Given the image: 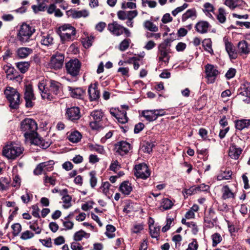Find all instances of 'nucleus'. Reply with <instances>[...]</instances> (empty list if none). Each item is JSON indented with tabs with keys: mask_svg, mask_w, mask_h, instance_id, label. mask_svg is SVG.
Instances as JSON below:
<instances>
[{
	"mask_svg": "<svg viewBox=\"0 0 250 250\" xmlns=\"http://www.w3.org/2000/svg\"><path fill=\"white\" fill-rule=\"evenodd\" d=\"M21 130L23 132L26 139L31 140L38 135L37 132L38 125L36 121L31 118H26L21 122Z\"/></svg>",
	"mask_w": 250,
	"mask_h": 250,
	"instance_id": "f257e3e1",
	"label": "nucleus"
},
{
	"mask_svg": "<svg viewBox=\"0 0 250 250\" xmlns=\"http://www.w3.org/2000/svg\"><path fill=\"white\" fill-rule=\"evenodd\" d=\"M62 85L61 83L54 80H50L48 90L42 95V99L52 101L56 96H60L62 92Z\"/></svg>",
	"mask_w": 250,
	"mask_h": 250,
	"instance_id": "f03ea898",
	"label": "nucleus"
},
{
	"mask_svg": "<svg viewBox=\"0 0 250 250\" xmlns=\"http://www.w3.org/2000/svg\"><path fill=\"white\" fill-rule=\"evenodd\" d=\"M4 94L9 103V107L13 109H17L21 103L20 94L16 89L8 87L4 91Z\"/></svg>",
	"mask_w": 250,
	"mask_h": 250,
	"instance_id": "7ed1b4c3",
	"label": "nucleus"
},
{
	"mask_svg": "<svg viewBox=\"0 0 250 250\" xmlns=\"http://www.w3.org/2000/svg\"><path fill=\"white\" fill-rule=\"evenodd\" d=\"M57 32L61 38L62 42L64 43L66 41L73 40L72 37L75 36L76 30L70 24H64L58 28Z\"/></svg>",
	"mask_w": 250,
	"mask_h": 250,
	"instance_id": "20e7f679",
	"label": "nucleus"
},
{
	"mask_svg": "<svg viewBox=\"0 0 250 250\" xmlns=\"http://www.w3.org/2000/svg\"><path fill=\"white\" fill-rule=\"evenodd\" d=\"M23 150L17 144L10 143L3 147L2 154L8 159H15L22 154Z\"/></svg>",
	"mask_w": 250,
	"mask_h": 250,
	"instance_id": "39448f33",
	"label": "nucleus"
},
{
	"mask_svg": "<svg viewBox=\"0 0 250 250\" xmlns=\"http://www.w3.org/2000/svg\"><path fill=\"white\" fill-rule=\"evenodd\" d=\"M35 29L29 25L23 23L20 27L18 33L19 40L22 43L29 42L30 38L35 32Z\"/></svg>",
	"mask_w": 250,
	"mask_h": 250,
	"instance_id": "423d86ee",
	"label": "nucleus"
},
{
	"mask_svg": "<svg viewBox=\"0 0 250 250\" xmlns=\"http://www.w3.org/2000/svg\"><path fill=\"white\" fill-rule=\"evenodd\" d=\"M81 62L77 59H71L65 63L67 73L73 77L77 76L80 73Z\"/></svg>",
	"mask_w": 250,
	"mask_h": 250,
	"instance_id": "0eeeda50",
	"label": "nucleus"
},
{
	"mask_svg": "<svg viewBox=\"0 0 250 250\" xmlns=\"http://www.w3.org/2000/svg\"><path fill=\"white\" fill-rule=\"evenodd\" d=\"M134 175L138 178L146 179L150 175V171L145 163L136 165L134 167Z\"/></svg>",
	"mask_w": 250,
	"mask_h": 250,
	"instance_id": "6e6552de",
	"label": "nucleus"
},
{
	"mask_svg": "<svg viewBox=\"0 0 250 250\" xmlns=\"http://www.w3.org/2000/svg\"><path fill=\"white\" fill-rule=\"evenodd\" d=\"M65 116L67 120L73 123L77 122L82 116L80 109L78 106H72L66 108Z\"/></svg>",
	"mask_w": 250,
	"mask_h": 250,
	"instance_id": "1a4fd4ad",
	"label": "nucleus"
},
{
	"mask_svg": "<svg viewBox=\"0 0 250 250\" xmlns=\"http://www.w3.org/2000/svg\"><path fill=\"white\" fill-rule=\"evenodd\" d=\"M90 116L93 118V121L89 123V126L93 130H97L100 127V122L103 117V113L101 110H95L90 113Z\"/></svg>",
	"mask_w": 250,
	"mask_h": 250,
	"instance_id": "9d476101",
	"label": "nucleus"
},
{
	"mask_svg": "<svg viewBox=\"0 0 250 250\" xmlns=\"http://www.w3.org/2000/svg\"><path fill=\"white\" fill-rule=\"evenodd\" d=\"M206 78L207 79L208 83H213L215 82L216 77L219 74L218 70L215 66L211 64H207L205 66Z\"/></svg>",
	"mask_w": 250,
	"mask_h": 250,
	"instance_id": "9b49d317",
	"label": "nucleus"
},
{
	"mask_svg": "<svg viewBox=\"0 0 250 250\" xmlns=\"http://www.w3.org/2000/svg\"><path fill=\"white\" fill-rule=\"evenodd\" d=\"M64 55L61 53L53 55L51 58L49 65L51 68L55 70L60 69L63 65L64 62Z\"/></svg>",
	"mask_w": 250,
	"mask_h": 250,
	"instance_id": "f8f14e48",
	"label": "nucleus"
},
{
	"mask_svg": "<svg viewBox=\"0 0 250 250\" xmlns=\"http://www.w3.org/2000/svg\"><path fill=\"white\" fill-rule=\"evenodd\" d=\"M67 89L70 96L75 99L83 100L86 95V88L84 87H75L68 86Z\"/></svg>",
	"mask_w": 250,
	"mask_h": 250,
	"instance_id": "ddd939ff",
	"label": "nucleus"
},
{
	"mask_svg": "<svg viewBox=\"0 0 250 250\" xmlns=\"http://www.w3.org/2000/svg\"><path fill=\"white\" fill-rule=\"evenodd\" d=\"M215 215V212L211 208L209 209L208 213L205 214L204 220L207 228H212L214 227V222H215L216 219V217H214Z\"/></svg>",
	"mask_w": 250,
	"mask_h": 250,
	"instance_id": "4468645a",
	"label": "nucleus"
},
{
	"mask_svg": "<svg viewBox=\"0 0 250 250\" xmlns=\"http://www.w3.org/2000/svg\"><path fill=\"white\" fill-rule=\"evenodd\" d=\"M117 152L122 156L127 154L130 149V144L126 141H120L115 145Z\"/></svg>",
	"mask_w": 250,
	"mask_h": 250,
	"instance_id": "2eb2a0df",
	"label": "nucleus"
},
{
	"mask_svg": "<svg viewBox=\"0 0 250 250\" xmlns=\"http://www.w3.org/2000/svg\"><path fill=\"white\" fill-rule=\"evenodd\" d=\"M238 94L247 97L244 101H247V103H250V83L245 82L238 90Z\"/></svg>",
	"mask_w": 250,
	"mask_h": 250,
	"instance_id": "dca6fc26",
	"label": "nucleus"
},
{
	"mask_svg": "<svg viewBox=\"0 0 250 250\" xmlns=\"http://www.w3.org/2000/svg\"><path fill=\"white\" fill-rule=\"evenodd\" d=\"M225 44V49L229 54V58L231 59H236L237 58V52L235 49V47L228 40V38L226 37L224 38Z\"/></svg>",
	"mask_w": 250,
	"mask_h": 250,
	"instance_id": "f3484780",
	"label": "nucleus"
},
{
	"mask_svg": "<svg viewBox=\"0 0 250 250\" xmlns=\"http://www.w3.org/2000/svg\"><path fill=\"white\" fill-rule=\"evenodd\" d=\"M88 93L90 101H97L100 97V92L98 89V86L96 83L94 84L93 87L92 84L89 86Z\"/></svg>",
	"mask_w": 250,
	"mask_h": 250,
	"instance_id": "a211bd4d",
	"label": "nucleus"
},
{
	"mask_svg": "<svg viewBox=\"0 0 250 250\" xmlns=\"http://www.w3.org/2000/svg\"><path fill=\"white\" fill-rule=\"evenodd\" d=\"M124 26L118 24L116 21H113L108 25V30L113 35L119 36L123 34Z\"/></svg>",
	"mask_w": 250,
	"mask_h": 250,
	"instance_id": "6ab92c4d",
	"label": "nucleus"
},
{
	"mask_svg": "<svg viewBox=\"0 0 250 250\" xmlns=\"http://www.w3.org/2000/svg\"><path fill=\"white\" fill-rule=\"evenodd\" d=\"M30 140L31 141L32 144L40 146L42 149H46L51 145L50 141H46L42 138L39 137V135L34 136L33 138H31Z\"/></svg>",
	"mask_w": 250,
	"mask_h": 250,
	"instance_id": "aec40b11",
	"label": "nucleus"
},
{
	"mask_svg": "<svg viewBox=\"0 0 250 250\" xmlns=\"http://www.w3.org/2000/svg\"><path fill=\"white\" fill-rule=\"evenodd\" d=\"M209 188V186L202 184L197 186H192L186 191L187 194L192 195L198 191H207Z\"/></svg>",
	"mask_w": 250,
	"mask_h": 250,
	"instance_id": "412c9836",
	"label": "nucleus"
},
{
	"mask_svg": "<svg viewBox=\"0 0 250 250\" xmlns=\"http://www.w3.org/2000/svg\"><path fill=\"white\" fill-rule=\"evenodd\" d=\"M237 46L238 52L241 55H248L250 53V44L247 41L245 40L240 41Z\"/></svg>",
	"mask_w": 250,
	"mask_h": 250,
	"instance_id": "4be33fe9",
	"label": "nucleus"
},
{
	"mask_svg": "<svg viewBox=\"0 0 250 250\" xmlns=\"http://www.w3.org/2000/svg\"><path fill=\"white\" fill-rule=\"evenodd\" d=\"M210 27L211 25L208 22L200 21L196 24L195 29L198 33L205 34L208 32V28Z\"/></svg>",
	"mask_w": 250,
	"mask_h": 250,
	"instance_id": "5701e85b",
	"label": "nucleus"
},
{
	"mask_svg": "<svg viewBox=\"0 0 250 250\" xmlns=\"http://www.w3.org/2000/svg\"><path fill=\"white\" fill-rule=\"evenodd\" d=\"M242 152V148L237 147L236 146L234 143L231 144L229 152V155L231 158L234 160L238 159Z\"/></svg>",
	"mask_w": 250,
	"mask_h": 250,
	"instance_id": "b1692460",
	"label": "nucleus"
},
{
	"mask_svg": "<svg viewBox=\"0 0 250 250\" xmlns=\"http://www.w3.org/2000/svg\"><path fill=\"white\" fill-rule=\"evenodd\" d=\"M119 190L125 195H128L132 190L131 183L128 181L123 182L120 184Z\"/></svg>",
	"mask_w": 250,
	"mask_h": 250,
	"instance_id": "393cba45",
	"label": "nucleus"
},
{
	"mask_svg": "<svg viewBox=\"0 0 250 250\" xmlns=\"http://www.w3.org/2000/svg\"><path fill=\"white\" fill-rule=\"evenodd\" d=\"M4 69L8 76L10 75L13 76V77H10V79H16L18 80V79L20 78V75H19L18 72L14 67L11 66V64L4 66Z\"/></svg>",
	"mask_w": 250,
	"mask_h": 250,
	"instance_id": "a878e982",
	"label": "nucleus"
},
{
	"mask_svg": "<svg viewBox=\"0 0 250 250\" xmlns=\"http://www.w3.org/2000/svg\"><path fill=\"white\" fill-rule=\"evenodd\" d=\"M32 52L33 50L28 47H20L17 51V55L21 59L26 58Z\"/></svg>",
	"mask_w": 250,
	"mask_h": 250,
	"instance_id": "bb28decb",
	"label": "nucleus"
},
{
	"mask_svg": "<svg viewBox=\"0 0 250 250\" xmlns=\"http://www.w3.org/2000/svg\"><path fill=\"white\" fill-rule=\"evenodd\" d=\"M250 125V120L241 119L235 122V126L237 129L241 130L245 128H248Z\"/></svg>",
	"mask_w": 250,
	"mask_h": 250,
	"instance_id": "cd10ccee",
	"label": "nucleus"
},
{
	"mask_svg": "<svg viewBox=\"0 0 250 250\" xmlns=\"http://www.w3.org/2000/svg\"><path fill=\"white\" fill-rule=\"evenodd\" d=\"M36 98L34 93L32 84L31 83H26L24 88V98Z\"/></svg>",
	"mask_w": 250,
	"mask_h": 250,
	"instance_id": "c85d7f7f",
	"label": "nucleus"
},
{
	"mask_svg": "<svg viewBox=\"0 0 250 250\" xmlns=\"http://www.w3.org/2000/svg\"><path fill=\"white\" fill-rule=\"evenodd\" d=\"M82 137V134L77 130L71 132L68 136V140L73 143H77L80 141Z\"/></svg>",
	"mask_w": 250,
	"mask_h": 250,
	"instance_id": "c756f323",
	"label": "nucleus"
},
{
	"mask_svg": "<svg viewBox=\"0 0 250 250\" xmlns=\"http://www.w3.org/2000/svg\"><path fill=\"white\" fill-rule=\"evenodd\" d=\"M223 193L222 198L224 200L232 198L234 199L235 197V194L233 193L230 189L228 185H226L223 187Z\"/></svg>",
	"mask_w": 250,
	"mask_h": 250,
	"instance_id": "7c9ffc66",
	"label": "nucleus"
},
{
	"mask_svg": "<svg viewBox=\"0 0 250 250\" xmlns=\"http://www.w3.org/2000/svg\"><path fill=\"white\" fill-rule=\"evenodd\" d=\"M216 19L221 23H224L226 21V12L224 8L220 7L218 9V12L216 14Z\"/></svg>",
	"mask_w": 250,
	"mask_h": 250,
	"instance_id": "2f4dec72",
	"label": "nucleus"
},
{
	"mask_svg": "<svg viewBox=\"0 0 250 250\" xmlns=\"http://www.w3.org/2000/svg\"><path fill=\"white\" fill-rule=\"evenodd\" d=\"M30 64L28 62H21L16 63V66L20 71V72L24 74L28 71L30 67Z\"/></svg>",
	"mask_w": 250,
	"mask_h": 250,
	"instance_id": "473e14b6",
	"label": "nucleus"
},
{
	"mask_svg": "<svg viewBox=\"0 0 250 250\" xmlns=\"http://www.w3.org/2000/svg\"><path fill=\"white\" fill-rule=\"evenodd\" d=\"M196 18L197 17L196 11L194 8L188 10L186 13L183 14L182 16V21H185L188 19L192 17Z\"/></svg>",
	"mask_w": 250,
	"mask_h": 250,
	"instance_id": "72a5a7b5",
	"label": "nucleus"
},
{
	"mask_svg": "<svg viewBox=\"0 0 250 250\" xmlns=\"http://www.w3.org/2000/svg\"><path fill=\"white\" fill-rule=\"evenodd\" d=\"M53 38L49 34L42 37L41 43L42 45L49 46L53 44Z\"/></svg>",
	"mask_w": 250,
	"mask_h": 250,
	"instance_id": "f704fd0d",
	"label": "nucleus"
},
{
	"mask_svg": "<svg viewBox=\"0 0 250 250\" xmlns=\"http://www.w3.org/2000/svg\"><path fill=\"white\" fill-rule=\"evenodd\" d=\"M174 203L171 200L167 198H163L162 200L161 205L160 208H163L164 210H168L172 208Z\"/></svg>",
	"mask_w": 250,
	"mask_h": 250,
	"instance_id": "c9c22d12",
	"label": "nucleus"
},
{
	"mask_svg": "<svg viewBox=\"0 0 250 250\" xmlns=\"http://www.w3.org/2000/svg\"><path fill=\"white\" fill-rule=\"evenodd\" d=\"M203 46L205 50L209 52L210 54H213V50L212 48V42L210 39H205L202 42Z\"/></svg>",
	"mask_w": 250,
	"mask_h": 250,
	"instance_id": "e433bc0d",
	"label": "nucleus"
},
{
	"mask_svg": "<svg viewBox=\"0 0 250 250\" xmlns=\"http://www.w3.org/2000/svg\"><path fill=\"white\" fill-rule=\"evenodd\" d=\"M106 231L105 234L108 238H112L115 236L114 232L116 230V228L114 226L112 225H107L106 226Z\"/></svg>",
	"mask_w": 250,
	"mask_h": 250,
	"instance_id": "4c0bfd02",
	"label": "nucleus"
},
{
	"mask_svg": "<svg viewBox=\"0 0 250 250\" xmlns=\"http://www.w3.org/2000/svg\"><path fill=\"white\" fill-rule=\"evenodd\" d=\"M144 27L151 32H156L158 30V27L152 22L149 21H146L144 23Z\"/></svg>",
	"mask_w": 250,
	"mask_h": 250,
	"instance_id": "58836bf2",
	"label": "nucleus"
},
{
	"mask_svg": "<svg viewBox=\"0 0 250 250\" xmlns=\"http://www.w3.org/2000/svg\"><path fill=\"white\" fill-rule=\"evenodd\" d=\"M232 172L231 170H225L217 176L218 180H229L231 179Z\"/></svg>",
	"mask_w": 250,
	"mask_h": 250,
	"instance_id": "ea45409f",
	"label": "nucleus"
},
{
	"mask_svg": "<svg viewBox=\"0 0 250 250\" xmlns=\"http://www.w3.org/2000/svg\"><path fill=\"white\" fill-rule=\"evenodd\" d=\"M149 229L150 230L151 236L152 238H155L158 240V238L159 237L160 227H154L153 229H152L151 228V224H149Z\"/></svg>",
	"mask_w": 250,
	"mask_h": 250,
	"instance_id": "a19ab883",
	"label": "nucleus"
},
{
	"mask_svg": "<svg viewBox=\"0 0 250 250\" xmlns=\"http://www.w3.org/2000/svg\"><path fill=\"white\" fill-rule=\"evenodd\" d=\"M155 146L154 142L146 141L145 142L143 147L144 148V151L145 152L150 154L152 152L153 148Z\"/></svg>",
	"mask_w": 250,
	"mask_h": 250,
	"instance_id": "79ce46f5",
	"label": "nucleus"
},
{
	"mask_svg": "<svg viewBox=\"0 0 250 250\" xmlns=\"http://www.w3.org/2000/svg\"><path fill=\"white\" fill-rule=\"evenodd\" d=\"M62 199L64 203V205H63L62 206L64 208H68L72 206L71 203L72 197L70 195H65V196H62Z\"/></svg>",
	"mask_w": 250,
	"mask_h": 250,
	"instance_id": "37998d69",
	"label": "nucleus"
},
{
	"mask_svg": "<svg viewBox=\"0 0 250 250\" xmlns=\"http://www.w3.org/2000/svg\"><path fill=\"white\" fill-rule=\"evenodd\" d=\"M43 164L44 171H51L54 168L55 163L53 160H49L42 163Z\"/></svg>",
	"mask_w": 250,
	"mask_h": 250,
	"instance_id": "c03bdc74",
	"label": "nucleus"
},
{
	"mask_svg": "<svg viewBox=\"0 0 250 250\" xmlns=\"http://www.w3.org/2000/svg\"><path fill=\"white\" fill-rule=\"evenodd\" d=\"M11 228L13 229L12 234L14 237L19 234L22 229L21 225L18 223L13 224L11 226Z\"/></svg>",
	"mask_w": 250,
	"mask_h": 250,
	"instance_id": "a18cd8bd",
	"label": "nucleus"
},
{
	"mask_svg": "<svg viewBox=\"0 0 250 250\" xmlns=\"http://www.w3.org/2000/svg\"><path fill=\"white\" fill-rule=\"evenodd\" d=\"M96 172L95 170H92L89 172L90 184L91 188H94L96 186L97 183V178L96 177Z\"/></svg>",
	"mask_w": 250,
	"mask_h": 250,
	"instance_id": "49530a36",
	"label": "nucleus"
},
{
	"mask_svg": "<svg viewBox=\"0 0 250 250\" xmlns=\"http://www.w3.org/2000/svg\"><path fill=\"white\" fill-rule=\"evenodd\" d=\"M212 246L216 247L222 240L221 235L219 233H215L212 235Z\"/></svg>",
	"mask_w": 250,
	"mask_h": 250,
	"instance_id": "de8ad7c7",
	"label": "nucleus"
},
{
	"mask_svg": "<svg viewBox=\"0 0 250 250\" xmlns=\"http://www.w3.org/2000/svg\"><path fill=\"white\" fill-rule=\"evenodd\" d=\"M131 41L129 39H124L119 45V49L121 51H124L126 50L129 46Z\"/></svg>",
	"mask_w": 250,
	"mask_h": 250,
	"instance_id": "09e8293b",
	"label": "nucleus"
},
{
	"mask_svg": "<svg viewBox=\"0 0 250 250\" xmlns=\"http://www.w3.org/2000/svg\"><path fill=\"white\" fill-rule=\"evenodd\" d=\"M156 110H143L142 112V116L146 118V119L148 121L151 122V120H152L151 118V115L149 114V113H150L152 114V113H155L157 112Z\"/></svg>",
	"mask_w": 250,
	"mask_h": 250,
	"instance_id": "8fccbe9b",
	"label": "nucleus"
},
{
	"mask_svg": "<svg viewBox=\"0 0 250 250\" xmlns=\"http://www.w3.org/2000/svg\"><path fill=\"white\" fill-rule=\"evenodd\" d=\"M88 147L91 150L96 151L101 154H102L104 150L103 146L100 145L89 144Z\"/></svg>",
	"mask_w": 250,
	"mask_h": 250,
	"instance_id": "3c124183",
	"label": "nucleus"
},
{
	"mask_svg": "<svg viewBox=\"0 0 250 250\" xmlns=\"http://www.w3.org/2000/svg\"><path fill=\"white\" fill-rule=\"evenodd\" d=\"M38 220L33 221V223L30 225L29 228L35 231V233L39 234L41 233L42 229L38 226Z\"/></svg>",
	"mask_w": 250,
	"mask_h": 250,
	"instance_id": "603ef678",
	"label": "nucleus"
},
{
	"mask_svg": "<svg viewBox=\"0 0 250 250\" xmlns=\"http://www.w3.org/2000/svg\"><path fill=\"white\" fill-rule=\"evenodd\" d=\"M73 12L74 13V19L80 18L82 17H86L88 15L87 11L85 10L78 11L74 10Z\"/></svg>",
	"mask_w": 250,
	"mask_h": 250,
	"instance_id": "864d4df0",
	"label": "nucleus"
},
{
	"mask_svg": "<svg viewBox=\"0 0 250 250\" xmlns=\"http://www.w3.org/2000/svg\"><path fill=\"white\" fill-rule=\"evenodd\" d=\"M25 101V107L26 108H32L35 105V102L33 101L36 100V98H24Z\"/></svg>",
	"mask_w": 250,
	"mask_h": 250,
	"instance_id": "5fc2aeb1",
	"label": "nucleus"
},
{
	"mask_svg": "<svg viewBox=\"0 0 250 250\" xmlns=\"http://www.w3.org/2000/svg\"><path fill=\"white\" fill-rule=\"evenodd\" d=\"M199 245L196 239H193L192 241L189 243L186 250H197Z\"/></svg>",
	"mask_w": 250,
	"mask_h": 250,
	"instance_id": "6e6d98bb",
	"label": "nucleus"
},
{
	"mask_svg": "<svg viewBox=\"0 0 250 250\" xmlns=\"http://www.w3.org/2000/svg\"><path fill=\"white\" fill-rule=\"evenodd\" d=\"M34 234L29 230H26L21 233V238L22 240H27L33 237Z\"/></svg>",
	"mask_w": 250,
	"mask_h": 250,
	"instance_id": "4d7b16f0",
	"label": "nucleus"
},
{
	"mask_svg": "<svg viewBox=\"0 0 250 250\" xmlns=\"http://www.w3.org/2000/svg\"><path fill=\"white\" fill-rule=\"evenodd\" d=\"M204 7L205 9L203 10V11L206 13V12L208 13L209 12H212L214 14H215L214 12V10L215 9L214 6L212 4L209 2H206L204 4Z\"/></svg>",
	"mask_w": 250,
	"mask_h": 250,
	"instance_id": "13d9d810",
	"label": "nucleus"
},
{
	"mask_svg": "<svg viewBox=\"0 0 250 250\" xmlns=\"http://www.w3.org/2000/svg\"><path fill=\"white\" fill-rule=\"evenodd\" d=\"M236 70L235 68H230L225 74V77L228 80L233 78L236 74Z\"/></svg>",
	"mask_w": 250,
	"mask_h": 250,
	"instance_id": "bf43d9fd",
	"label": "nucleus"
},
{
	"mask_svg": "<svg viewBox=\"0 0 250 250\" xmlns=\"http://www.w3.org/2000/svg\"><path fill=\"white\" fill-rule=\"evenodd\" d=\"M122 114V117H121L118 116L116 119H117L119 123H121L122 124H125L128 122V118L127 116V113L126 111L123 112Z\"/></svg>",
	"mask_w": 250,
	"mask_h": 250,
	"instance_id": "052dcab7",
	"label": "nucleus"
},
{
	"mask_svg": "<svg viewBox=\"0 0 250 250\" xmlns=\"http://www.w3.org/2000/svg\"><path fill=\"white\" fill-rule=\"evenodd\" d=\"M110 186L111 185L108 181L102 183L101 188L103 189V193L106 195H107V193L109 192V189Z\"/></svg>",
	"mask_w": 250,
	"mask_h": 250,
	"instance_id": "680f3d73",
	"label": "nucleus"
},
{
	"mask_svg": "<svg viewBox=\"0 0 250 250\" xmlns=\"http://www.w3.org/2000/svg\"><path fill=\"white\" fill-rule=\"evenodd\" d=\"M43 171H44L43 164L41 163L37 166L33 173L35 175H39L41 174Z\"/></svg>",
	"mask_w": 250,
	"mask_h": 250,
	"instance_id": "e2e57ef3",
	"label": "nucleus"
},
{
	"mask_svg": "<svg viewBox=\"0 0 250 250\" xmlns=\"http://www.w3.org/2000/svg\"><path fill=\"white\" fill-rule=\"evenodd\" d=\"M120 168H121V165L119 164L118 161L116 160L111 163L109 169L110 170L116 172L117 169H119Z\"/></svg>",
	"mask_w": 250,
	"mask_h": 250,
	"instance_id": "0e129e2a",
	"label": "nucleus"
},
{
	"mask_svg": "<svg viewBox=\"0 0 250 250\" xmlns=\"http://www.w3.org/2000/svg\"><path fill=\"white\" fill-rule=\"evenodd\" d=\"M56 178L53 176H45L44 178V182L45 184L49 183L50 185L54 186L56 184Z\"/></svg>",
	"mask_w": 250,
	"mask_h": 250,
	"instance_id": "69168bd1",
	"label": "nucleus"
},
{
	"mask_svg": "<svg viewBox=\"0 0 250 250\" xmlns=\"http://www.w3.org/2000/svg\"><path fill=\"white\" fill-rule=\"evenodd\" d=\"M39 241L43 246L46 247L51 248L52 246V239L50 237L47 238L46 239H40Z\"/></svg>",
	"mask_w": 250,
	"mask_h": 250,
	"instance_id": "338daca9",
	"label": "nucleus"
},
{
	"mask_svg": "<svg viewBox=\"0 0 250 250\" xmlns=\"http://www.w3.org/2000/svg\"><path fill=\"white\" fill-rule=\"evenodd\" d=\"M145 125L142 123H139L135 125L134 129V132L135 134L140 132L145 127Z\"/></svg>",
	"mask_w": 250,
	"mask_h": 250,
	"instance_id": "774afa93",
	"label": "nucleus"
}]
</instances>
